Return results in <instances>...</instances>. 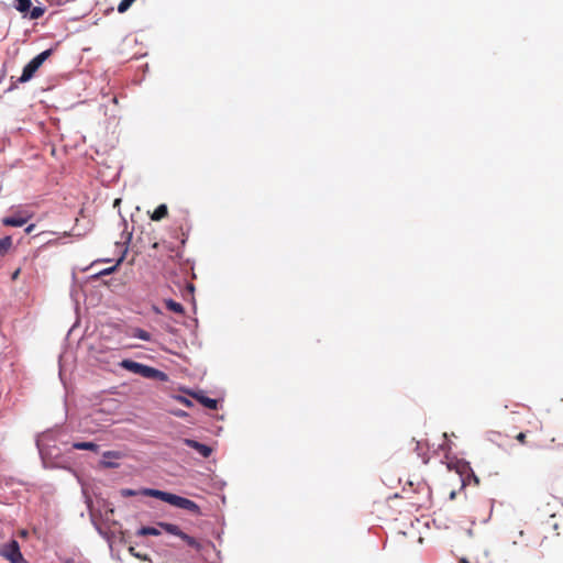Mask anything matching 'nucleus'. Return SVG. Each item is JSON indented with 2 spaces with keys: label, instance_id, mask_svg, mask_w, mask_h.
Instances as JSON below:
<instances>
[{
  "label": "nucleus",
  "instance_id": "nucleus-1",
  "mask_svg": "<svg viewBox=\"0 0 563 563\" xmlns=\"http://www.w3.org/2000/svg\"><path fill=\"white\" fill-rule=\"evenodd\" d=\"M119 365L121 368L133 374H137L144 378L155 379L163 383L168 382L169 379L165 372L130 358L122 360Z\"/></svg>",
  "mask_w": 563,
  "mask_h": 563
},
{
  "label": "nucleus",
  "instance_id": "nucleus-2",
  "mask_svg": "<svg viewBox=\"0 0 563 563\" xmlns=\"http://www.w3.org/2000/svg\"><path fill=\"white\" fill-rule=\"evenodd\" d=\"M56 434L57 431L47 430L36 439V446L45 466L48 464V460L57 459L60 455V450L56 446Z\"/></svg>",
  "mask_w": 563,
  "mask_h": 563
},
{
  "label": "nucleus",
  "instance_id": "nucleus-3",
  "mask_svg": "<svg viewBox=\"0 0 563 563\" xmlns=\"http://www.w3.org/2000/svg\"><path fill=\"white\" fill-rule=\"evenodd\" d=\"M53 54V48L45 49L34 56L22 69L18 82L24 84L32 79L37 69Z\"/></svg>",
  "mask_w": 563,
  "mask_h": 563
},
{
  "label": "nucleus",
  "instance_id": "nucleus-4",
  "mask_svg": "<svg viewBox=\"0 0 563 563\" xmlns=\"http://www.w3.org/2000/svg\"><path fill=\"white\" fill-rule=\"evenodd\" d=\"M446 466L449 470H454L459 474L462 487L467 485L470 479H474L476 484L478 483V478L468 462L464 460H456L455 462L448 463Z\"/></svg>",
  "mask_w": 563,
  "mask_h": 563
},
{
  "label": "nucleus",
  "instance_id": "nucleus-5",
  "mask_svg": "<svg viewBox=\"0 0 563 563\" xmlns=\"http://www.w3.org/2000/svg\"><path fill=\"white\" fill-rule=\"evenodd\" d=\"M0 556L8 560L10 563H26L21 550L20 544L15 539L10 540L8 543L3 544L0 550Z\"/></svg>",
  "mask_w": 563,
  "mask_h": 563
},
{
  "label": "nucleus",
  "instance_id": "nucleus-6",
  "mask_svg": "<svg viewBox=\"0 0 563 563\" xmlns=\"http://www.w3.org/2000/svg\"><path fill=\"white\" fill-rule=\"evenodd\" d=\"M165 503H167L174 507L188 510L195 515L200 514V507L194 500L183 497V496H179V495H176V494H173V493H169V492H168Z\"/></svg>",
  "mask_w": 563,
  "mask_h": 563
},
{
  "label": "nucleus",
  "instance_id": "nucleus-7",
  "mask_svg": "<svg viewBox=\"0 0 563 563\" xmlns=\"http://www.w3.org/2000/svg\"><path fill=\"white\" fill-rule=\"evenodd\" d=\"M183 441L184 444H186L188 448L194 449L202 457H209L213 451L211 446L194 439L186 438Z\"/></svg>",
  "mask_w": 563,
  "mask_h": 563
},
{
  "label": "nucleus",
  "instance_id": "nucleus-8",
  "mask_svg": "<svg viewBox=\"0 0 563 563\" xmlns=\"http://www.w3.org/2000/svg\"><path fill=\"white\" fill-rule=\"evenodd\" d=\"M122 456L123 454L120 451H106L102 453L100 465L104 468H117L119 467V463L112 460H119Z\"/></svg>",
  "mask_w": 563,
  "mask_h": 563
},
{
  "label": "nucleus",
  "instance_id": "nucleus-9",
  "mask_svg": "<svg viewBox=\"0 0 563 563\" xmlns=\"http://www.w3.org/2000/svg\"><path fill=\"white\" fill-rule=\"evenodd\" d=\"M191 396L197 399L202 406L210 410H217L219 401L218 399L210 398L205 395L202 390L191 393Z\"/></svg>",
  "mask_w": 563,
  "mask_h": 563
},
{
  "label": "nucleus",
  "instance_id": "nucleus-10",
  "mask_svg": "<svg viewBox=\"0 0 563 563\" xmlns=\"http://www.w3.org/2000/svg\"><path fill=\"white\" fill-rule=\"evenodd\" d=\"M27 220H29L27 216L14 214V216L4 217L2 219V224L5 227L20 228V227L24 225L27 222Z\"/></svg>",
  "mask_w": 563,
  "mask_h": 563
},
{
  "label": "nucleus",
  "instance_id": "nucleus-11",
  "mask_svg": "<svg viewBox=\"0 0 563 563\" xmlns=\"http://www.w3.org/2000/svg\"><path fill=\"white\" fill-rule=\"evenodd\" d=\"M71 448L74 450H80V451L87 450V451H92L96 453L99 452V449H100V446L97 443L91 442V441H77L71 444Z\"/></svg>",
  "mask_w": 563,
  "mask_h": 563
},
{
  "label": "nucleus",
  "instance_id": "nucleus-12",
  "mask_svg": "<svg viewBox=\"0 0 563 563\" xmlns=\"http://www.w3.org/2000/svg\"><path fill=\"white\" fill-rule=\"evenodd\" d=\"M141 495L157 498L162 501L166 500L168 492L159 490L156 488H142L140 489Z\"/></svg>",
  "mask_w": 563,
  "mask_h": 563
},
{
  "label": "nucleus",
  "instance_id": "nucleus-13",
  "mask_svg": "<svg viewBox=\"0 0 563 563\" xmlns=\"http://www.w3.org/2000/svg\"><path fill=\"white\" fill-rule=\"evenodd\" d=\"M157 526L161 529L165 530L167 533H170V534L176 536L178 538H181V536L184 533V531L177 525H174V523L159 521L157 523Z\"/></svg>",
  "mask_w": 563,
  "mask_h": 563
},
{
  "label": "nucleus",
  "instance_id": "nucleus-14",
  "mask_svg": "<svg viewBox=\"0 0 563 563\" xmlns=\"http://www.w3.org/2000/svg\"><path fill=\"white\" fill-rule=\"evenodd\" d=\"M168 213V209H167V206L165 203H162L159 206H157V208L153 211V213L151 214V219L153 221H161L162 219H164Z\"/></svg>",
  "mask_w": 563,
  "mask_h": 563
},
{
  "label": "nucleus",
  "instance_id": "nucleus-15",
  "mask_svg": "<svg viewBox=\"0 0 563 563\" xmlns=\"http://www.w3.org/2000/svg\"><path fill=\"white\" fill-rule=\"evenodd\" d=\"M180 539L184 540L189 547L196 549L198 552H200L205 549V545L202 543H200L194 537H191L185 532L183 533Z\"/></svg>",
  "mask_w": 563,
  "mask_h": 563
},
{
  "label": "nucleus",
  "instance_id": "nucleus-16",
  "mask_svg": "<svg viewBox=\"0 0 563 563\" xmlns=\"http://www.w3.org/2000/svg\"><path fill=\"white\" fill-rule=\"evenodd\" d=\"M161 530L156 527L143 526L136 531V536H159Z\"/></svg>",
  "mask_w": 563,
  "mask_h": 563
},
{
  "label": "nucleus",
  "instance_id": "nucleus-17",
  "mask_svg": "<svg viewBox=\"0 0 563 563\" xmlns=\"http://www.w3.org/2000/svg\"><path fill=\"white\" fill-rule=\"evenodd\" d=\"M165 306H166V308L168 310H170V311H173L175 313L181 314V313L185 312V309H184L183 305L177 302V301H175V300H173V299H170V298L165 300Z\"/></svg>",
  "mask_w": 563,
  "mask_h": 563
},
{
  "label": "nucleus",
  "instance_id": "nucleus-18",
  "mask_svg": "<svg viewBox=\"0 0 563 563\" xmlns=\"http://www.w3.org/2000/svg\"><path fill=\"white\" fill-rule=\"evenodd\" d=\"M125 253H126V250L124 251V253L121 255V257L117 261V263L113 266L100 271L99 273L95 274V277L112 274L117 269V267L123 262Z\"/></svg>",
  "mask_w": 563,
  "mask_h": 563
},
{
  "label": "nucleus",
  "instance_id": "nucleus-19",
  "mask_svg": "<svg viewBox=\"0 0 563 563\" xmlns=\"http://www.w3.org/2000/svg\"><path fill=\"white\" fill-rule=\"evenodd\" d=\"M32 3H31V0H15L14 1V8L21 12V13H24L26 14L27 11L30 10Z\"/></svg>",
  "mask_w": 563,
  "mask_h": 563
},
{
  "label": "nucleus",
  "instance_id": "nucleus-20",
  "mask_svg": "<svg viewBox=\"0 0 563 563\" xmlns=\"http://www.w3.org/2000/svg\"><path fill=\"white\" fill-rule=\"evenodd\" d=\"M12 245L11 236L7 235L0 239V256L4 255Z\"/></svg>",
  "mask_w": 563,
  "mask_h": 563
},
{
  "label": "nucleus",
  "instance_id": "nucleus-21",
  "mask_svg": "<svg viewBox=\"0 0 563 563\" xmlns=\"http://www.w3.org/2000/svg\"><path fill=\"white\" fill-rule=\"evenodd\" d=\"M45 12V9L43 7H31L30 10L27 11V15L30 19L32 20H36V19H40Z\"/></svg>",
  "mask_w": 563,
  "mask_h": 563
},
{
  "label": "nucleus",
  "instance_id": "nucleus-22",
  "mask_svg": "<svg viewBox=\"0 0 563 563\" xmlns=\"http://www.w3.org/2000/svg\"><path fill=\"white\" fill-rule=\"evenodd\" d=\"M132 335H133V338L143 340V341H150L151 338H152L150 332H147L146 330L141 329V328H135L133 330V334Z\"/></svg>",
  "mask_w": 563,
  "mask_h": 563
},
{
  "label": "nucleus",
  "instance_id": "nucleus-23",
  "mask_svg": "<svg viewBox=\"0 0 563 563\" xmlns=\"http://www.w3.org/2000/svg\"><path fill=\"white\" fill-rule=\"evenodd\" d=\"M136 0H121L118 4V12L124 13L126 12L130 7L135 2Z\"/></svg>",
  "mask_w": 563,
  "mask_h": 563
},
{
  "label": "nucleus",
  "instance_id": "nucleus-24",
  "mask_svg": "<svg viewBox=\"0 0 563 563\" xmlns=\"http://www.w3.org/2000/svg\"><path fill=\"white\" fill-rule=\"evenodd\" d=\"M128 550L132 556L140 559L142 561H150V556L147 554L136 552L134 547L130 545Z\"/></svg>",
  "mask_w": 563,
  "mask_h": 563
},
{
  "label": "nucleus",
  "instance_id": "nucleus-25",
  "mask_svg": "<svg viewBox=\"0 0 563 563\" xmlns=\"http://www.w3.org/2000/svg\"><path fill=\"white\" fill-rule=\"evenodd\" d=\"M120 493H121V496H123V497H132V496L141 495L140 490H135L132 488H122Z\"/></svg>",
  "mask_w": 563,
  "mask_h": 563
},
{
  "label": "nucleus",
  "instance_id": "nucleus-26",
  "mask_svg": "<svg viewBox=\"0 0 563 563\" xmlns=\"http://www.w3.org/2000/svg\"><path fill=\"white\" fill-rule=\"evenodd\" d=\"M415 450H416L417 454L422 459V462L424 464H427L429 462V457L426 455V453L421 452V443L420 442H417Z\"/></svg>",
  "mask_w": 563,
  "mask_h": 563
},
{
  "label": "nucleus",
  "instance_id": "nucleus-27",
  "mask_svg": "<svg viewBox=\"0 0 563 563\" xmlns=\"http://www.w3.org/2000/svg\"><path fill=\"white\" fill-rule=\"evenodd\" d=\"M178 399H179L180 402H183L187 407H191L192 406V401L190 399L186 398V397L179 396Z\"/></svg>",
  "mask_w": 563,
  "mask_h": 563
},
{
  "label": "nucleus",
  "instance_id": "nucleus-28",
  "mask_svg": "<svg viewBox=\"0 0 563 563\" xmlns=\"http://www.w3.org/2000/svg\"><path fill=\"white\" fill-rule=\"evenodd\" d=\"M186 289H187V291H188L190 295H192V294L195 292V286H194V284L188 283V284L186 285Z\"/></svg>",
  "mask_w": 563,
  "mask_h": 563
},
{
  "label": "nucleus",
  "instance_id": "nucleus-29",
  "mask_svg": "<svg viewBox=\"0 0 563 563\" xmlns=\"http://www.w3.org/2000/svg\"><path fill=\"white\" fill-rule=\"evenodd\" d=\"M206 547H207V548H210V549H211V550H213V551H216L218 555L220 554V552H219V551H217L216 545H214L212 542L208 541V542L206 543Z\"/></svg>",
  "mask_w": 563,
  "mask_h": 563
},
{
  "label": "nucleus",
  "instance_id": "nucleus-30",
  "mask_svg": "<svg viewBox=\"0 0 563 563\" xmlns=\"http://www.w3.org/2000/svg\"><path fill=\"white\" fill-rule=\"evenodd\" d=\"M34 228H35V224H34V223L29 224V225L25 228V232H26V233H31V232L34 230Z\"/></svg>",
  "mask_w": 563,
  "mask_h": 563
},
{
  "label": "nucleus",
  "instance_id": "nucleus-31",
  "mask_svg": "<svg viewBox=\"0 0 563 563\" xmlns=\"http://www.w3.org/2000/svg\"><path fill=\"white\" fill-rule=\"evenodd\" d=\"M439 449L442 450V451H445V450H449V444L446 442L442 443L439 445Z\"/></svg>",
  "mask_w": 563,
  "mask_h": 563
},
{
  "label": "nucleus",
  "instance_id": "nucleus-32",
  "mask_svg": "<svg viewBox=\"0 0 563 563\" xmlns=\"http://www.w3.org/2000/svg\"><path fill=\"white\" fill-rule=\"evenodd\" d=\"M525 438H526V434L520 432L518 435H517V440L520 441V442H523L525 441Z\"/></svg>",
  "mask_w": 563,
  "mask_h": 563
},
{
  "label": "nucleus",
  "instance_id": "nucleus-33",
  "mask_svg": "<svg viewBox=\"0 0 563 563\" xmlns=\"http://www.w3.org/2000/svg\"><path fill=\"white\" fill-rule=\"evenodd\" d=\"M219 485L221 488H223L227 485V483L224 481H221V482H219Z\"/></svg>",
  "mask_w": 563,
  "mask_h": 563
},
{
  "label": "nucleus",
  "instance_id": "nucleus-34",
  "mask_svg": "<svg viewBox=\"0 0 563 563\" xmlns=\"http://www.w3.org/2000/svg\"><path fill=\"white\" fill-rule=\"evenodd\" d=\"M176 415H177V416H179V417H184V416H186V412H184V411H179V412H177Z\"/></svg>",
  "mask_w": 563,
  "mask_h": 563
},
{
  "label": "nucleus",
  "instance_id": "nucleus-35",
  "mask_svg": "<svg viewBox=\"0 0 563 563\" xmlns=\"http://www.w3.org/2000/svg\"><path fill=\"white\" fill-rule=\"evenodd\" d=\"M460 563H468V560H467V559H465V558H462V559L460 560Z\"/></svg>",
  "mask_w": 563,
  "mask_h": 563
},
{
  "label": "nucleus",
  "instance_id": "nucleus-36",
  "mask_svg": "<svg viewBox=\"0 0 563 563\" xmlns=\"http://www.w3.org/2000/svg\"><path fill=\"white\" fill-rule=\"evenodd\" d=\"M455 494H456V493H455L454 490H453V492H451V494H450V498H451V499L455 498Z\"/></svg>",
  "mask_w": 563,
  "mask_h": 563
},
{
  "label": "nucleus",
  "instance_id": "nucleus-37",
  "mask_svg": "<svg viewBox=\"0 0 563 563\" xmlns=\"http://www.w3.org/2000/svg\"><path fill=\"white\" fill-rule=\"evenodd\" d=\"M95 526H96V528H97L98 532H99L100 534H103V533H102V531H101V529H100L96 523H95Z\"/></svg>",
  "mask_w": 563,
  "mask_h": 563
},
{
  "label": "nucleus",
  "instance_id": "nucleus-38",
  "mask_svg": "<svg viewBox=\"0 0 563 563\" xmlns=\"http://www.w3.org/2000/svg\"><path fill=\"white\" fill-rule=\"evenodd\" d=\"M19 271L13 274V278L18 277Z\"/></svg>",
  "mask_w": 563,
  "mask_h": 563
},
{
  "label": "nucleus",
  "instance_id": "nucleus-39",
  "mask_svg": "<svg viewBox=\"0 0 563 563\" xmlns=\"http://www.w3.org/2000/svg\"><path fill=\"white\" fill-rule=\"evenodd\" d=\"M472 533H473V532H472V530L470 529V530L467 531V534H468V536H472Z\"/></svg>",
  "mask_w": 563,
  "mask_h": 563
},
{
  "label": "nucleus",
  "instance_id": "nucleus-40",
  "mask_svg": "<svg viewBox=\"0 0 563 563\" xmlns=\"http://www.w3.org/2000/svg\"><path fill=\"white\" fill-rule=\"evenodd\" d=\"M26 563H29V562L26 561Z\"/></svg>",
  "mask_w": 563,
  "mask_h": 563
}]
</instances>
